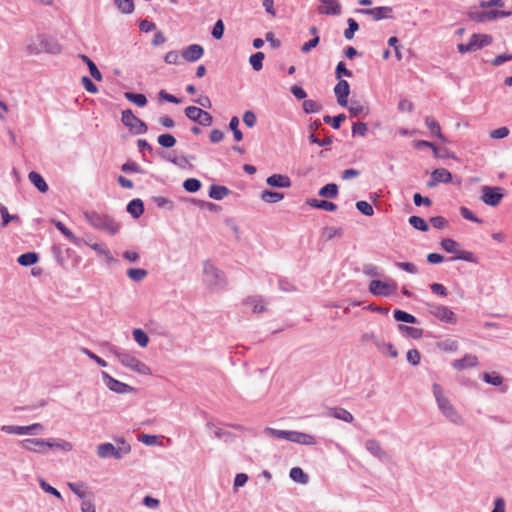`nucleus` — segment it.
<instances>
[{"label": "nucleus", "mask_w": 512, "mask_h": 512, "mask_svg": "<svg viewBox=\"0 0 512 512\" xmlns=\"http://www.w3.org/2000/svg\"><path fill=\"white\" fill-rule=\"evenodd\" d=\"M328 416L342 420L347 423H351L354 420L353 415L342 407H332L327 411Z\"/></svg>", "instance_id": "nucleus-25"}, {"label": "nucleus", "mask_w": 512, "mask_h": 512, "mask_svg": "<svg viewBox=\"0 0 512 512\" xmlns=\"http://www.w3.org/2000/svg\"><path fill=\"white\" fill-rule=\"evenodd\" d=\"M425 124L427 128L430 130L431 134L436 136L442 141H445L444 135L441 133V128L439 123L435 120V118L431 116H427L425 118Z\"/></svg>", "instance_id": "nucleus-31"}, {"label": "nucleus", "mask_w": 512, "mask_h": 512, "mask_svg": "<svg viewBox=\"0 0 512 512\" xmlns=\"http://www.w3.org/2000/svg\"><path fill=\"white\" fill-rule=\"evenodd\" d=\"M306 203L310 207L325 210V211H335L337 209V205L335 203L327 201V200L308 199L306 201Z\"/></svg>", "instance_id": "nucleus-28"}, {"label": "nucleus", "mask_w": 512, "mask_h": 512, "mask_svg": "<svg viewBox=\"0 0 512 512\" xmlns=\"http://www.w3.org/2000/svg\"><path fill=\"white\" fill-rule=\"evenodd\" d=\"M110 352L118 358L123 366L141 375L151 374L150 368L130 353L124 352L115 346H110Z\"/></svg>", "instance_id": "nucleus-4"}, {"label": "nucleus", "mask_w": 512, "mask_h": 512, "mask_svg": "<svg viewBox=\"0 0 512 512\" xmlns=\"http://www.w3.org/2000/svg\"><path fill=\"white\" fill-rule=\"evenodd\" d=\"M0 215L2 218L1 227H6L10 222L13 221L20 222V217L18 215L9 214L7 207L2 203H0Z\"/></svg>", "instance_id": "nucleus-38"}, {"label": "nucleus", "mask_w": 512, "mask_h": 512, "mask_svg": "<svg viewBox=\"0 0 512 512\" xmlns=\"http://www.w3.org/2000/svg\"><path fill=\"white\" fill-rule=\"evenodd\" d=\"M118 447H115L112 443H102L97 446V455L100 458L106 459L113 457L115 459H121L124 455H127L131 451V446L124 439L119 440Z\"/></svg>", "instance_id": "nucleus-5"}, {"label": "nucleus", "mask_w": 512, "mask_h": 512, "mask_svg": "<svg viewBox=\"0 0 512 512\" xmlns=\"http://www.w3.org/2000/svg\"><path fill=\"white\" fill-rule=\"evenodd\" d=\"M133 338L138 343L140 347H146L149 342V337L146 332L142 329L137 328L133 330Z\"/></svg>", "instance_id": "nucleus-48"}, {"label": "nucleus", "mask_w": 512, "mask_h": 512, "mask_svg": "<svg viewBox=\"0 0 512 512\" xmlns=\"http://www.w3.org/2000/svg\"><path fill=\"white\" fill-rule=\"evenodd\" d=\"M289 476L294 482L300 484H306L309 480L308 475L300 467H293L289 472Z\"/></svg>", "instance_id": "nucleus-36"}, {"label": "nucleus", "mask_w": 512, "mask_h": 512, "mask_svg": "<svg viewBox=\"0 0 512 512\" xmlns=\"http://www.w3.org/2000/svg\"><path fill=\"white\" fill-rule=\"evenodd\" d=\"M321 5L317 11L321 15L337 16L341 14V4L338 0H319Z\"/></svg>", "instance_id": "nucleus-17"}, {"label": "nucleus", "mask_w": 512, "mask_h": 512, "mask_svg": "<svg viewBox=\"0 0 512 512\" xmlns=\"http://www.w3.org/2000/svg\"><path fill=\"white\" fill-rule=\"evenodd\" d=\"M469 46L471 47V51H477L482 49L485 46H488L492 43V37L487 34H473L469 40Z\"/></svg>", "instance_id": "nucleus-20"}, {"label": "nucleus", "mask_w": 512, "mask_h": 512, "mask_svg": "<svg viewBox=\"0 0 512 512\" xmlns=\"http://www.w3.org/2000/svg\"><path fill=\"white\" fill-rule=\"evenodd\" d=\"M481 193V200L492 207L497 206L504 197L501 187L482 186Z\"/></svg>", "instance_id": "nucleus-10"}, {"label": "nucleus", "mask_w": 512, "mask_h": 512, "mask_svg": "<svg viewBox=\"0 0 512 512\" xmlns=\"http://www.w3.org/2000/svg\"><path fill=\"white\" fill-rule=\"evenodd\" d=\"M20 445L23 449L35 452V453H43L45 451L46 445H50L49 442H46V439H38V438H27L20 441Z\"/></svg>", "instance_id": "nucleus-15"}, {"label": "nucleus", "mask_w": 512, "mask_h": 512, "mask_svg": "<svg viewBox=\"0 0 512 512\" xmlns=\"http://www.w3.org/2000/svg\"><path fill=\"white\" fill-rule=\"evenodd\" d=\"M393 316H394V319L398 322L411 323V324L418 323V320L415 316H413L412 314H409L403 310H398V309L394 310Z\"/></svg>", "instance_id": "nucleus-39"}, {"label": "nucleus", "mask_w": 512, "mask_h": 512, "mask_svg": "<svg viewBox=\"0 0 512 512\" xmlns=\"http://www.w3.org/2000/svg\"><path fill=\"white\" fill-rule=\"evenodd\" d=\"M264 433L273 438L284 439L290 442L312 446L316 444L314 436L298 431L278 430L271 427H266Z\"/></svg>", "instance_id": "nucleus-3"}, {"label": "nucleus", "mask_w": 512, "mask_h": 512, "mask_svg": "<svg viewBox=\"0 0 512 512\" xmlns=\"http://www.w3.org/2000/svg\"><path fill=\"white\" fill-rule=\"evenodd\" d=\"M28 179L41 193H46L48 191V184L38 172L31 171L28 174Z\"/></svg>", "instance_id": "nucleus-27"}, {"label": "nucleus", "mask_w": 512, "mask_h": 512, "mask_svg": "<svg viewBox=\"0 0 512 512\" xmlns=\"http://www.w3.org/2000/svg\"><path fill=\"white\" fill-rule=\"evenodd\" d=\"M86 221L95 229L105 231L110 235L116 234L120 230V224L108 214H101L96 211L84 212Z\"/></svg>", "instance_id": "nucleus-2"}, {"label": "nucleus", "mask_w": 512, "mask_h": 512, "mask_svg": "<svg viewBox=\"0 0 512 512\" xmlns=\"http://www.w3.org/2000/svg\"><path fill=\"white\" fill-rule=\"evenodd\" d=\"M124 97L139 107H143L147 104V98L142 93L125 92Z\"/></svg>", "instance_id": "nucleus-40"}, {"label": "nucleus", "mask_w": 512, "mask_h": 512, "mask_svg": "<svg viewBox=\"0 0 512 512\" xmlns=\"http://www.w3.org/2000/svg\"><path fill=\"white\" fill-rule=\"evenodd\" d=\"M101 376L106 387L117 394H126L134 391L132 386L113 378L105 371L101 372Z\"/></svg>", "instance_id": "nucleus-12"}, {"label": "nucleus", "mask_w": 512, "mask_h": 512, "mask_svg": "<svg viewBox=\"0 0 512 512\" xmlns=\"http://www.w3.org/2000/svg\"><path fill=\"white\" fill-rule=\"evenodd\" d=\"M260 198L262 201L267 203H277L284 198V194L271 190H264L261 192Z\"/></svg>", "instance_id": "nucleus-35"}, {"label": "nucleus", "mask_w": 512, "mask_h": 512, "mask_svg": "<svg viewBox=\"0 0 512 512\" xmlns=\"http://www.w3.org/2000/svg\"><path fill=\"white\" fill-rule=\"evenodd\" d=\"M205 426H206L207 429L213 430V435L217 439H222L225 442H230V441H232L235 438L234 434H232L229 431L223 430L222 428L216 427L213 422L209 421V422L206 423Z\"/></svg>", "instance_id": "nucleus-26"}, {"label": "nucleus", "mask_w": 512, "mask_h": 512, "mask_svg": "<svg viewBox=\"0 0 512 512\" xmlns=\"http://www.w3.org/2000/svg\"><path fill=\"white\" fill-rule=\"evenodd\" d=\"M440 245H441L442 249H444L448 253H452V254H456L457 255L458 252L460 251L459 243L456 242L455 240L451 239V238L443 239L440 242Z\"/></svg>", "instance_id": "nucleus-43"}, {"label": "nucleus", "mask_w": 512, "mask_h": 512, "mask_svg": "<svg viewBox=\"0 0 512 512\" xmlns=\"http://www.w3.org/2000/svg\"><path fill=\"white\" fill-rule=\"evenodd\" d=\"M118 9L124 14H131L134 11L133 0H114Z\"/></svg>", "instance_id": "nucleus-50"}, {"label": "nucleus", "mask_w": 512, "mask_h": 512, "mask_svg": "<svg viewBox=\"0 0 512 512\" xmlns=\"http://www.w3.org/2000/svg\"><path fill=\"white\" fill-rule=\"evenodd\" d=\"M201 112H202V109L198 108L196 106H188L184 110L185 116L193 122L198 121V119L201 115Z\"/></svg>", "instance_id": "nucleus-60"}, {"label": "nucleus", "mask_w": 512, "mask_h": 512, "mask_svg": "<svg viewBox=\"0 0 512 512\" xmlns=\"http://www.w3.org/2000/svg\"><path fill=\"white\" fill-rule=\"evenodd\" d=\"M38 259H39V256L37 253L27 252V253L21 254L18 257L17 262L21 266L27 267V266H31V265H34L35 263H37Z\"/></svg>", "instance_id": "nucleus-34"}, {"label": "nucleus", "mask_w": 512, "mask_h": 512, "mask_svg": "<svg viewBox=\"0 0 512 512\" xmlns=\"http://www.w3.org/2000/svg\"><path fill=\"white\" fill-rule=\"evenodd\" d=\"M127 212L134 218H139L144 212V204L141 199H133L127 205Z\"/></svg>", "instance_id": "nucleus-29"}, {"label": "nucleus", "mask_w": 512, "mask_h": 512, "mask_svg": "<svg viewBox=\"0 0 512 512\" xmlns=\"http://www.w3.org/2000/svg\"><path fill=\"white\" fill-rule=\"evenodd\" d=\"M79 57L82 59L83 62L86 63V65L88 66L89 68V71H90V74L91 76L97 80V81H100L102 80V74L101 72L99 71V69L97 68V66L95 65V63L86 55L84 54H81L79 55Z\"/></svg>", "instance_id": "nucleus-37"}, {"label": "nucleus", "mask_w": 512, "mask_h": 512, "mask_svg": "<svg viewBox=\"0 0 512 512\" xmlns=\"http://www.w3.org/2000/svg\"><path fill=\"white\" fill-rule=\"evenodd\" d=\"M356 209L364 214L365 216H372L374 214V209L371 204L367 201H358L356 202Z\"/></svg>", "instance_id": "nucleus-61"}, {"label": "nucleus", "mask_w": 512, "mask_h": 512, "mask_svg": "<svg viewBox=\"0 0 512 512\" xmlns=\"http://www.w3.org/2000/svg\"><path fill=\"white\" fill-rule=\"evenodd\" d=\"M432 389L437 406L441 413L453 424L462 425L464 422L463 417L455 409L450 400L444 396L442 387L439 384L434 383Z\"/></svg>", "instance_id": "nucleus-1"}, {"label": "nucleus", "mask_w": 512, "mask_h": 512, "mask_svg": "<svg viewBox=\"0 0 512 512\" xmlns=\"http://www.w3.org/2000/svg\"><path fill=\"white\" fill-rule=\"evenodd\" d=\"M346 119L345 114H339L337 116L331 117L329 115L324 116L323 121L326 124H330L334 129H339L341 123Z\"/></svg>", "instance_id": "nucleus-54"}, {"label": "nucleus", "mask_w": 512, "mask_h": 512, "mask_svg": "<svg viewBox=\"0 0 512 512\" xmlns=\"http://www.w3.org/2000/svg\"><path fill=\"white\" fill-rule=\"evenodd\" d=\"M245 305H249L252 307V311L254 313H261L265 310V306L263 304V300L258 297H249L244 302Z\"/></svg>", "instance_id": "nucleus-44"}, {"label": "nucleus", "mask_w": 512, "mask_h": 512, "mask_svg": "<svg viewBox=\"0 0 512 512\" xmlns=\"http://www.w3.org/2000/svg\"><path fill=\"white\" fill-rule=\"evenodd\" d=\"M334 93L337 98V103L342 107H346L348 104V96L350 94L349 83L346 80L340 79L334 87Z\"/></svg>", "instance_id": "nucleus-16"}, {"label": "nucleus", "mask_w": 512, "mask_h": 512, "mask_svg": "<svg viewBox=\"0 0 512 512\" xmlns=\"http://www.w3.org/2000/svg\"><path fill=\"white\" fill-rule=\"evenodd\" d=\"M303 110L306 114L318 113L322 110V105L314 100H305Z\"/></svg>", "instance_id": "nucleus-51"}, {"label": "nucleus", "mask_w": 512, "mask_h": 512, "mask_svg": "<svg viewBox=\"0 0 512 512\" xmlns=\"http://www.w3.org/2000/svg\"><path fill=\"white\" fill-rule=\"evenodd\" d=\"M46 442H49L50 445H46V448H59L63 451H71L73 446L70 442L65 440H55V439H46Z\"/></svg>", "instance_id": "nucleus-46"}, {"label": "nucleus", "mask_w": 512, "mask_h": 512, "mask_svg": "<svg viewBox=\"0 0 512 512\" xmlns=\"http://www.w3.org/2000/svg\"><path fill=\"white\" fill-rule=\"evenodd\" d=\"M357 13L369 15L374 21L393 18V8L389 6H380L375 8H360L356 10Z\"/></svg>", "instance_id": "nucleus-13"}, {"label": "nucleus", "mask_w": 512, "mask_h": 512, "mask_svg": "<svg viewBox=\"0 0 512 512\" xmlns=\"http://www.w3.org/2000/svg\"><path fill=\"white\" fill-rule=\"evenodd\" d=\"M348 28L344 31V37L347 40H351L354 37L355 32L359 29L358 23L353 19L347 20Z\"/></svg>", "instance_id": "nucleus-57"}, {"label": "nucleus", "mask_w": 512, "mask_h": 512, "mask_svg": "<svg viewBox=\"0 0 512 512\" xmlns=\"http://www.w3.org/2000/svg\"><path fill=\"white\" fill-rule=\"evenodd\" d=\"M44 426L41 423H33L28 426L3 425L1 431L7 434L38 435L42 433Z\"/></svg>", "instance_id": "nucleus-9"}, {"label": "nucleus", "mask_w": 512, "mask_h": 512, "mask_svg": "<svg viewBox=\"0 0 512 512\" xmlns=\"http://www.w3.org/2000/svg\"><path fill=\"white\" fill-rule=\"evenodd\" d=\"M204 281L214 289L223 288L226 284L224 273L210 262L204 263Z\"/></svg>", "instance_id": "nucleus-6"}, {"label": "nucleus", "mask_w": 512, "mask_h": 512, "mask_svg": "<svg viewBox=\"0 0 512 512\" xmlns=\"http://www.w3.org/2000/svg\"><path fill=\"white\" fill-rule=\"evenodd\" d=\"M407 361L413 365V366H417L419 365L420 363V360H421V355H420V352L417 350V349H410L408 352H407Z\"/></svg>", "instance_id": "nucleus-64"}, {"label": "nucleus", "mask_w": 512, "mask_h": 512, "mask_svg": "<svg viewBox=\"0 0 512 512\" xmlns=\"http://www.w3.org/2000/svg\"><path fill=\"white\" fill-rule=\"evenodd\" d=\"M203 54L204 49L199 44H191L185 47L181 53L182 57L189 62H195L199 60L203 56Z\"/></svg>", "instance_id": "nucleus-19"}, {"label": "nucleus", "mask_w": 512, "mask_h": 512, "mask_svg": "<svg viewBox=\"0 0 512 512\" xmlns=\"http://www.w3.org/2000/svg\"><path fill=\"white\" fill-rule=\"evenodd\" d=\"M39 485L46 493H49L55 496L56 498L62 500L61 493L56 488L47 483L44 479H39Z\"/></svg>", "instance_id": "nucleus-62"}, {"label": "nucleus", "mask_w": 512, "mask_h": 512, "mask_svg": "<svg viewBox=\"0 0 512 512\" xmlns=\"http://www.w3.org/2000/svg\"><path fill=\"white\" fill-rule=\"evenodd\" d=\"M267 185L274 188H289L292 183L288 176L282 174H273L266 179Z\"/></svg>", "instance_id": "nucleus-22"}, {"label": "nucleus", "mask_w": 512, "mask_h": 512, "mask_svg": "<svg viewBox=\"0 0 512 512\" xmlns=\"http://www.w3.org/2000/svg\"><path fill=\"white\" fill-rule=\"evenodd\" d=\"M483 11H484V15H485V20L487 22L494 21L499 18H505V17H508L511 15L510 12L494 10V9H490V8L483 9Z\"/></svg>", "instance_id": "nucleus-42"}, {"label": "nucleus", "mask_w": 512, "mask_h": 512, "mask_svg": "<svg viewBox=\"0 0 512 512\" xmlns=\"http://www.w3.org/2000/svg\"><path fill=\"white\" fill-rule=\"evenodd\" d=\"M157 140L164 148H171L176 144V138L172 134H161Z\"/></svg>", "instance_id": "nucleus-56"}, {"label": "nucleus", "mask_w": 512, "mask_h": 512, "mask_svg": "<svg viewBox=\"0 0 512 512\" xmlns=\"http://www.w3.org/2000/svg\"><path fill=\"white\" fill-rule=\"evenodd\" d=\"M202 184L196 178H188L184 181L183 187L187 192L195 193L200 190Z\"/></svg>", "instance_id": "nucleus-55"}, {"label": "nucleus", "mask_w": 512, "mask_h": 512, "mask_svg": "<svg viewBox=\"0 0 512 512\" xmlns=\"http://www.w3.org/2000/svg\"><path fill=\"white\" fill-rule=\"evenodd\" d=\"M438 347L445 352H453L458 348V344L456 341L451 339H446L440 343H438Z\"/></svg>", "instance_id": "nucleus-63"}, {"label": "nucleus", "mask_w": 512, "mask_h": 512, "mask_svg": "<svg viewBox=\"0 0 512 512\" xmlns=\"http://www.w3.org/2000/svg\"><path fill=\"white\" fill-rule=\"evenodd\" d=\"M239 118L237 116H233L229 122V129L233 132V136L236 141H241L243 139V133L239 130Z\"/></svg>", "instance_id": "nucleus-53"}, {"label": "nucleus", "mask_w": 512, "mask_h": 512, "mask_svg": "<svg viewBox=\"0 0 512 512\" xmlns=\"http://www.w3.org/2000/svg\"><path fill=\"white\" fill-rule=\"evenodd\" d=\"M121 120L122 123L129 127L135 134H145L148 130L147 124L136 117L130 109L122 111Z\"/></svg>", "instance_id": "nucleus-8"}, {"label": "nucleus", "mask_w": 512, "mask_h": 512, "mask_svg": "<svg viewBox=\"0 0 512 512\" xmlns=\"http://www.w3.org/2000/svg\"><path fill=\"white\" fill-rule=\"evenodd\" d=\"M52 223L55 225V227L66 237L68 238L73 244L76 246H80L82 244H86V241L82 238L76 237L71 230H69L61 221L58 220H52Z\"/></svg>", "instance_id": "nucleus-23"}, {"label": "nucleus", "mask_w": 512, "mask_h": 512, "mask_svg": "<svg viewBox=\"0 0 512 512\" xmlns=\"http://www.w3.org/2000/svg\"><path fill=\"white\" fill-rule=\"evenodd\" d=\"M451 181L452 174L445 168H438L431 173V180L427 185L428 187H434L438 183H450Z\"/></svg>", "instance_id": "nucleus-18"}, {"label": "nucleus", "mask_w": 512, "mask_h": 512, "mask_svg": "<svg viewBox=\"0 0 512 512\" xmlns=\"http://www.w3.org/2000/svg\"><path fill=\"white\" fill-rule=\"evenodd\" d=\"M450 260H452V261L463 260V261L475 263V264L479 263L478 257L473 252L461 250V249L458 252V254L456 256L452 257Z\"/></svg>", "instance_id": "nucleus-41"}, {"label": "nucleus", "mask_w": 512, "mask_h": 512, "mask_svg": "<svg viewBox=\"0 0 512 512\" xmlns=\"http://www.w3.org/2000/svg\"><path fill=\"white\" fill-rule=\"evenodd\" d=\"M68 486L75 495H77L80 499L85 500L86 491L85 485L82 482L68 483Z\"/></svg>", "instance_id": "nucleus-58"}, {"label": "nucleus", "mask_w": 512, "mask_h": 512, "mask_svg": "<svg viewBox=\"0 0 512 512\" xmlns=\"http://www.w3.org/2000/svg\"><path fill=\"white\" fill-rule=\"evenodd\" d=\"M338 193V186L335 183L326 184L318 191L319 196L332 199L336 198L338 196Z\"/></svg>", "instance_id": "nucleus-33"}, {"label": "nucleus", "mask_w": 512, "mask_h": 512, "mask_svg": "<svg viewBox=\"0 0 512 512\" xmlns=\"http://www.w3.org/2000/svg\"><path fill=\"white\" fill-rule=\"evenodd\" d=\"M38 40L40 48L34 51L35 53L44 51L50 54H58L61 52V45L55 39L41 35Z\"/></svg>", "instance_id": "nucleus-14"}, {"label": "nucleus", "mask_w": 512, "mask_h": 512, "mask_svg": "<svg viewBox=\"0 0 512 512\" xmlns=\"http://www.w3.org/2000/svg\"><path fill=\"white\" fill-rule=\"evenodd\" d=\"M408 221H409V224L413 228H415V229H417L419 231L426 232V231L429 230V226H428L427 222L423 218H421L419 216L413 215V216H411L409 218Z\"/></svg>", "instance_id": "nucleus-45"}, {"label": "nucleus", "mask_w": 512, "mask_h": 512, "mask_svg": "<svg viewBox=\"0 0 512 512\" xmlns=\"http://www.w3.org/2000/svg\"><path fill=\"white\" fill-rule=\"evenodd\" d=\"M397 290V283L394 281L383 282L381 280H372L369 284V291L375 296H390Z\"/></svg>", "instance_id": "nucleus-11"}, {"label": "nucleus", "mask_w": 512, "mask_h": 512, "mask_svg": "<svg viewBox=\"0 0 512 512\" xmlns=\"http://www.w3.org/2000/svg\"><path fill=\"white\" fill-rule=\"evenodd\" d=\"M426 307L432 316L442 322L455 324L457 321L455 313L446 306L435 303H426Z\"/></svg>", "instance_id": "nucleus-7"}, {"label": "nucleus", "mask_w": 512, "mask_h": 512, "mask_svg": "<svg viewBox=\"0 0 512 512\" xmlns=\"http://www.w3.org/2000/svg\"><path fill=\"white\" fill-rule=\"evenodd\" d=\"M398 330L410 337V338H413V339H419L423 336V330L421 328H416V327H411V326H406V325H403V324H399L398 325Z\"/></svg>", "instance_id": "nucleus-32"}, {"label": "nucleus", "mask_w": 512, "mask_h": 512, "mask_svg": "<svg viewBox=\"0 0 512 512\" xmlns=\"http://www.w3.org/2000/svg\"><path fill=\"white\" fill-rule=\"evenodd\" d=\"M478 359L475 355L466 354L463 358L455 360L452 367L456 370H463L477 366Z\"/></svg>", "instance_id": "nucleus-24"}, {"label": "nucleus", "mask_w": 512, "mask_h": 512, "mask_svg": "<svg viewBox=\"0 0 512 512\" xmlns=\"http://www.w3.org/2000/svg\"><path fill=\"white\" fill-rule=\"evenodd\" d=\"M483 380L490 384V385H493V386H499L502 384L503 382V378L501 375H499L498 373L496 372H491V373H488V372H485L483 374Z\"/></svg>", "instance_id": "nucleus-52"}, {"label": "nucleus", "mask_w": 512, "mask_h": 512, "mask_svg": "<svg viewBox=\"0 0 512 512\" xmlns=\"http://www.w3.org/2000/svg\"><path fill=\"white\" fill-rule=\"evenodd\" d=\"M264 53L257 52L252 54L249 58V63L255 71H260L263 68Z\"/></svg>", "instance_id": "nucleus-49"}, {"label": "nucleus", "mask_w": 512, "mask_h": 512, "mask_svg": "<svg viewBox=\"0 0 512 512\" xmlns=\"http://www.w3.org/2000/svg\"><path fill=\"white\" fill-rule=\"evenodd\" d=\"M362 340L364 342H371V343H373L379 350L382 349V346L385 343V341L382 338L378 337L374 333H365L362 336Z\"/></svg>", "instance_id": "nucleus-59"}, {"label": "nucleus", "mask_w": 512, "mask_h": 512, "mask_svg": "<svg viewBox=\"0 0 512 512\" xmlns=\"http://www.w3.org/2000/svg\"><path fill=\"white\" fill-rule=\"evenodd\" d=\"M230 194V190L221 185H211L209 189V197L214 200H222Z\"/></svg>", "instance_id": "nucleus-30"}, {"label": "nucleus", "mask_w": 512, "mask_h": 512, "mask_svg": "<svg viewBox=\"0 0 512 512\" xmlns=\"http://www.w3.org/2000/svg\"><path fill=\"white\" fill-rule=\"evenodd\" d=\"M147 274V270L142 268H130L127 270V276L135 282L142 281L147 276Z\"/></svg>", "instance_id": "nucleus-47"}, {"label": "nucleus", "mask_w": 512, "mask_h": 512, "mask_svg": "<svg viewBox=\"0 0 512 512\" xmlns=\"http://www.w3.org/2000/svg\"><path fill=\"white\" fill-rule=\"evenodd\" d=\"M365 448L370 454H372L374 457L378 458L381 461L385 460L388 457L386 451L382 449L380 443L375 439H368L365 442Z\"/></svg>", "instance_id": "nucleus-21"}]
</instances>
